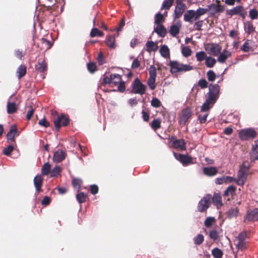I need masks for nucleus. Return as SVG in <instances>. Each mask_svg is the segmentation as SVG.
<instances>
[{
    "label": "nucleus",
    "instance_id": "nucleus-1",
    "mask_svg": "<svg viewBox=\"0 0 258 258\" xmlns=\"http://www.w3.org/2000/svg\"><path fill=\"white\" fill-rule=\"evenodd\" d=\"M220 86L217 84H210L209 92L206 94L205 102L201 106L202 111L210 110L219 97Z\"/></svg>",
    "mask_w": 258,
    "mask_h": 258
},
{
    "label": "nucleus",
    "instance_id": "nucleus-2",
    "mask_svg": "<svg viewBox=\"0 0 258 258\" xmlns=\"http://www.w3.org/2000/svg\"><path fill=\"white\" fill-rule=\"evenodd\" d=\"M169 66L170 72L172 74L186 72L194 69L193 66L187 64L180 63L176 60L170 61Z\"/></svg>",
    "mask_w": 258,
    "mask_h": 258
},
{
    "label": "nucleus",
    "instance_id": "nucleus-3",
    "mask_svg": "<svg viewBox=\"0 0 258 258\" xmlns=\"http://www.w3.org/2000/svg\"><path fill=\"white\" fill-rule=\"evenodd\" d=\"M257 135L256 131L252 128H245L239 131L238 137L242 141L253 140Z\"/></svg>",
    "mask_w": 258,
    "mask_h": 258
},
{
    "label": "nucleus",
    "instance_id": "nucleus-4",
    "mask_svg": "<svg viewBox=\"0 0 258 258\" xmlns=\"http://www.w3.org/2000/svg\"><path fill=\"white\" fill-rule=\"evenodd\" d=\"M212 195H206L199 202L198 210L200 212L206 211L211 203Z\"/></svg>",
    "mask_w": 258,
    "mask_h": 258
},
{
    "label": "nucleus",
    "instance_id": "nucleus-5",
    "mask_svg": "<svg viewBox=\"0 0 258 258\" xmlns=\"http://www.w3.org/2000/svg\"><path fill=\"white\" fill-rule=\"evenodd\" d=\"M149 78L147 80V84L150 89L153 90L156 87L155 84L156 78L157 76L156 68L154 65H151L149 68Z\"/></svg>",
    "mask_w": 258,
    "mask_h": 258
},
{
    "label": "nucleus",
    "instance_id": "nucleus-6",
    "mask_svg": "<svg viewBox=\"0 0 258 258\" xmlns=\"http://www.w3.org/2000/svg\"><path fill=\"white\" fill-rule=\"evenodd\" d=\"M146 88V86L138 78L136 79L132 84L133 91L135 94L143 95L145 93Z\"/></svg>",
    "mask_w": 258,
    "mask_h": 258
},
{
    "label": "nucleus",
    "instance_id": "nucleus-7",
    "mask_svg": "<svg viewBox=\"0 0 258 258\" xmlns=\"http://www.w3.org/2000/svg\"><path fill=\"white\" fill-rule=\"evenodd\" d=\"M69 123V118L64 114L58 116L57 118L54 120V126L57 131L59 130L61 125L65 126L68 125Z\"/></svg>",
    "mask_w": 258,
    "mask_h": 258
},
{
    "label": "nucleus",
    "instance_id": "nucleus-8",
    "mask_svg": "<svg viewBox=\"0 0 258 258\" xmlns=\"http://www.w3.org/2000/svg\"><path fill=\"white\" fill-rule=\"evenodd\" d=\"M191 112L189 108L183 109L178 117L179 124L182 126L184 125L191 117Z\"/></svg>",
    "mask_w": 258,
    "mask_h": 258
},
{
    "label": "nucleus",
    "instance_id": "nucleus-9",
    "mask_svg": "<svg viewBox=\"0 0 258 258\" xmlns=\"http://www.w3.org/2000/svg\"><path fill=\"white\" fill-rule=\"evenodd\" d=\"M173 155L175 158L181 163L184 166H187L189 164L194 163L192 162V158L191 156L175 152H173Z\"/></svg>",
    "mask_w": 258,
    "mask_h": 258
},
{
    "label": "nucleus",
    "instance_id": "nucleus-10",
    "mask_svg": "<svg viewBox=\"0 0 258 258\" xmlns=\"http://www.w3.org/2000/svg\"><path fill=\"white\" fill-rule=\"evenodd\" d=\"M205 49L210 55L217 56L221 51V47L217 43H212L208 44Z\"/></svg>",
    "mask_w": 258,
    "mask_h": 258
},
{
    "label": "nucleus",
    "instance_id": "nucleus-11",
    "mask_svg": "<svg viewBox=\"0 0 258 258\" xmlns=\"http://www.w3.org/2000/svg\"><path fill=\"white\" fill-rule=\"evenodd\" d=\"M208 12H209L211 16H215L216 14L222 13L225 10L224 6L215 4H211L207 6Z\"/></svg>",
    "mask_w": 258,
    "mask_h": 258
},
{
    "label": "nucleus",
    "instance_id": "nucleus-12",
    "mask_svg": "<svg viewBox=\"0 0 258 258\" xmlns=\"http://www.w3.org/2000/svg\"><path fill=\"white\" fill-rule=\"evenodd\" d=\"M186 9V6L181 2L178 0L176 1V5L174 10V18L177 19L180 18Z\"/></svg>",
    "mask_w": 258,
    "mask_h": 258
},
{
    "label": "nucleus",
    "instance_id": "nucleus-13",
    "mask_svg": "<svg viewBox=\"0 0 258 258\" xmlns=\"http://www.w3.org/2000/svg\"><path fill=\"white\" fill-rule=\"evenodd\" d=\"M114 79H116V80L113 81L114 85L117 84L121 80V76L119 74H111L109 77H105L103 78L102 83L104 84H112Z\"/></svg>",
    "mask_w": 258,
    "mask_h": 258
},
{
    "label": "nucleus",
    "instance_id": "nucleus-14",
    "mask_svg": "<svg viewBox=\"0 0 258 258\" xmlns=\"http://www.w3.org/2000/svg\"><path fill=\"white\" fill-rule=\"evenodd\" d=\"M183 20L190 24L193 23L194 21H197L196 15L194 10H189L185 12L183 16Z\"/></svg>",
    "mask_w": 258,
    "mask_h": 258
},
{
    "label": "nucleus",
    "instance_id": "nucleus-15",
    "mask_svg": "<svg viewBox=\"0 0 258 258\" xmlns=\"http://www.w3.org/2000/svg\"><path fill=\"white\" fill-rule=\"evenodd\" d=\"M172 146L176 149L180 151H185L186 150L185 143L183 139H175L172 138L171 140Z\"/></svg>",
    "mask_w": 258,
    "mask_h": 258
},
{
    "label": "nucleus",
    "instance_id": "nucleus-16",
    "mask_svg": "<svg viewBox=\"0 0 258 258\" xmlns=\"http://www.w3.org/2000/svg\"><path fill=\"white\" fill-rule=\"evenodd\" d=\"M19 134L16 125L15 124L11 125L6 136L7 141L11 142H14L15 136H18Z\"/></svg>",
    "mask_w": 258,
    "mask_h": 258
},
{
    "label": "nucleus",
    "instance_id": "nucleus-17",
    "mask_svg": "<svg viewBox=\"0 0 258 258\" xmlns=\"http://www.w3.org/2000/svg\"><path fill=\"white\" fill-rule=\"evenodd\" d=\"M247 172L243 170L239 169L238 174L237 178L235 180L236 183L240 186H243L246 182Z\"/></svg>",
    "mask_w": 258,
    "mask_h": 258
},
{
    "label": "nucleus",
    "instance_id": "nucleus-18",
    "mask_svg": "<svg viewBox=\"0 0 258 258\" xmlns=\"http://www.w3.org/2000/svg\"><path fill=\"white\" fill-rule=\"evenodd\" d=\"M245 221H255L258 220V208H254L252 210L248 211L245 218Z\"/></svg>",
    "mask_w": 258,
    "mask_h": 258
},
{
    "label": "nucleus",
    "instance_id": "nucleus-19",
    "mask_svg": "<svg viewBox=\"0 0 258 258\" xmlns=\"http://www.w3.org/2000/svg\"><path fill=\"white\" fill-rule=\"evenodd\" d=\"M67 156L65 151L61 149L56 151L53 156V161L54 163H58L63 161Z\"/></svg>",
    "mask_w": 258,
    "mask_h": 258
},
{
    "label": "nucleus",
    "instance_id": "nucleus-20",
    "mask_svg": "<svg viewBox=\"0 0 258 258\" xmlns=\"http://www.w3.org/2000/svg\"><path fill=\"white\" fill-rule=\"evenodd\" d=\"M72 185L73 187L77 190L76 195V199L79 204H81V192L80 189L81 188L80 179L78 178L72 177Z\"/></svg>",
    "mask_w": 258,
    "mask_h": 258
},
{
    "label": "nucleus",
    "instance_id": "nucleus-21",
    "mask_svg": "<svg viewBox=\"0 0 258 258\" xmlns=\"http://www.w3.org/2000/svg\"><path fill=\"white\" fill-rule=\"evenodd\" d=\"M231 55V53L229 51L224 49L221 53L220 52V54L217 58V61L221 63H223Z\"/></svg>",
    "mask_w": 258,
    "mask_h": 258
},
{
    "label": "nucleus",
    "instance_id": "nucleus-22",
    "mask_svg": "<svg viewBox=\"0 0 258 258\" xmlns=\"http://www.w3.org/2000/svg\"><path fill=\"white\" fill-rule=\"evenodd\" d=\"M203 173L208 176H213L218 173V170L215 167H206L203 169Z\"/></svg>",
    "mask_w": 258,
    "mask_h": 258
},
{
    "label": "nucleus",
    "instance_id": "nucleus-23",
    "mask_svg": "<svg viewBox=\"0 0 258 258\" xmlns=\"http://www.w3.org/2000/svg\"><path fill=\"white\" fill-rule=\"evenodd\" d=\"M156 27L154 28V32H156L159 36L164 37L167 33L166 28L163 25H156Z\"/></svg>",
    "mask_w": 258,
    "mask_h": 258
},
{
    "label": "nucleus",
    "instance_id": "nucleus-24",
    "mask_svg": "<svg viewBox=\"0 0 258 258\" xmlns=\"http://www.w3.org/2000/svg\"><path fill=\"white\" fill-rule=\"evenodd\" d=\"M42 181V179L40 175H37L34 177L33 182L36 192H39L41 191Z\"/></svg>",
    "mask_w": 258,
    "mask_h": 258
},
{
    "label": "nucleus",
    "instance_id": "nucleus-25",
    "mask_svg": "<svg viewBox=\"0 0 258 258\" xmlns=\"http://www.w3.org/2000/svg\"><path fill=\"white\" fill-rule=\"evenodd\" d=\"M212 202L214 204L217 208L220 207L222 206V203L221 196H220V194L215 193L213 197L212 196L211 203Z\"/></svg>",
    "mask_w": 258,
    "mask_h": 258
},
{
    "label": "nucleus",
    "instance_id": "nucleus-26",
    "mask_svg": "<svg viewBox=\"0 0 258 258\" xmlns=\"http://www.w3.org/2000/svg\"><path fill=\"white\" fill-rule=\"evenodd\" d=\"M244 29L245 33L251 34L255 31V27L250 21H246L244 23Z\"/></svg>",
    "mask_w": 258,
    "mask_h": 258
},
{
    "label": "nucleus",
    "instance_id": "nucleus-27",
    "mask_svg": "<svg viewBox=\"0 0 258 258\" xmlns=\"http://www.w3.org/2000/svg\"><path fill=\"white\" fill-rule=\"evenodd\" d=\"M47 64L44 60H39L37 64L35 65V69L40 73L46 71Z\"/></svg>",
    "mask_w": 258,
    "mask_h": 258
},
{
    "label": "nucleus",
    "instance_id": "nucleus-28",
    "mask_svg": "<svg viewBox=\"0 0 258 258\" xmlns=\"http://www.w3.org/2000/svg\"><path fill=\"white\" fill-rule=\"evenodd\" d=\"M242 8L243 7L241 6H236L230 10H227L226 11V14L227 15L230 16L231 17L233 15H238L239 14V13L241 12V10H242Z\"/></svg>",
    "mask_w": 258,
    "mask_h": 258
},
{
    "label": "nucleus",
    "instance_id": "nucleus-29",
    "mask_svg": "<svg viewBox=\"0 0 258 258\" xmlns=\"http://www.w3.org/2000/svg\"><path fill=\"white\" fill-rule=\"evenodd\" d=\"M252 42L250 40H247L244 42L243 44L241 46V50L244 52H248L252 50L251 44Z\"/></svg>",
    "mask_w": 258,
    "mask_h": 258
},
{
    "label": "nucleus",
    "instance_id": "nucleus-30",
    "mask_svg": "<svg viewBox=\"0 0 258 258\" xmlns=\"http://www.w3.org/2000/svg\"><path fill=\"white\" fill-rule=\"evenodd\" d=\"M18 107L14 102H8L7 105V110L9 114H13L16 112Z\"/></svg>",
    "mask_w": 258,
    "mask_h": 258
},
{
    "label": "nucleus",
    "instance_id": "nucleus-31",
    "mask_svg": "<svg viewBox=\"0 0 258 258\" xmlns=\"http://www.w3.org/2000/svg\"><path fill=\"white\" fill-rule=\"evenodd\" d=\"M26 67L24 64H21L17 69L16 73L19 79H21L26 73Z\"/></svg>",
    "mask_w": 258,
    "mask_h": 258
},
{
    "label": "nucleus",
    "instance_id": "nucleus-32",
    "mask_svg": "<svg viewBox=\"0 0 258 258\" xmlns=\"http://www.w3.org/2000/svg\"><path fill=\"white\" fill-rule=\"evenodd\" d=\"M160 52L161 55L165 58L169 57L170 56L169 49L166 45H163L161 47Z\"/></svg>",
    "mask_w": 258,
    "mask_h": 258
},
{
    "label": "nucleus",
    "instance_id": "nucleus-33",
    "mask_svg": "<svg viewBox=\"0 0 258 258\" xmlns=\"http://www.w3.org/2000/svg\"><path fill=\"white\" fill-rule=\"evenodd\" d=\"M106 45L110 48L115 47V36L114 35H108L106 38Z\"/></svg>",
    "mask_w": 258,
    "mask_h": 258
},
{
    "label": "nucleus",
    "instance_id": "nucleus-34",
    "mask_svg": "<svg viewBox=\"0 0 258 258\" xmlns=\"http://www.w3.org/2000/svg\"><path fill=\"white\" fill-rule=\"evenodd\" d=\"M180 25H173L171 26L169 29V33L170 35L173 37L176 36L179 32Z\"/></svg>",
    "mask_w": 258,
    "mask_h": 258
},
{
    "label": "nucleus",
    "instance_id": "nucleus-35",
    "mask_svg": "<svg viewBox=\"0 0 258 258\" xmlns=\"http://www.w3.org/2000/svg\"><path fill=\"white\" fill-rule=\"evenodd\" d=\"M251 156L255 160H258V140L255 141V144L252 146Z\"/></svg>",
    "mask_w": 258,
    "mask_h": 258
},
{
    "label": "nucleus",
    "instance_id": "nucleus-36",
    "mask_svg": "<svg viewBox=\"0 0 258 258\" xmlns=\"http://www.w3.org/2000/svg\"><path fill=\"white\" fill-rule=\"evenodd\" d=\"M201 111L204 112V114H201L198 115V120H199L200 123H204L207 121V118L209 115V110L202 111L201 109Z\"/></svg>",
    "mask_w": 258,
    "mask_h": 258
},
{
    "label": "nucleus",
    "instance_id": "nucleus-37",
    "mask_svg": "<svg viewBox=\"0 0 258 258\" xmlns=\"http://www.w3.org/2000/svg\"><path fill=\"white\" fill-rule=\"evenodd\" d=\"M104 33L97 28H93L90 32L91 37H102Z\"/></svg>",
    "mask_w": 258,
    "mask_h": 258
},
{
    "label": "nucleus",
    "instance_id": "nucleus-38",
    "mask_svg": "<svg viewBox=\"0 0 258 258\" xmlns=\"http://www.w3.org/2000/svg\"><path fill=\"white\" fill-rule=\"evenodd\" d=\"M194 244L196 245H199L201 244L204 240V237L202 234H198L197 236L193 238Z\"/></svg>",
    "mask_w": 258,
    "mask_h": 258
},
{
    "label": "nucleus",
    "instance_id": "nucleus-39",
    "mask_svg": "<svg viewBox=\"0 0 258 258\" xmlns=\"http://www.w3.org/2000/svg\"><path fill=\"white\" fill-rule=\"evenodd\" d=\"M216 62V60L211 56H207L205 60V64L208 68L213 67Z\"/></svg>",
    "mask_w": 258,
    "mask_h": 258
},
{
    "label": "nucleus",
    "instance_id": "nucleus-40",
    "mask_svg": "<svg viewBox=\"0 0 258 258\" xmlns=\"http://www.w3.org/2000/svg\"><path fill=\"white\" fill-rule=\"evenodd\" d=\"M173 2L174 0H164L162 4L161 9L168 10L172 6Z\"/></svg>",
    "mask_w": 258,
    "mask_h": 258
},
{
    "label": "nucleus",
    "instance_id": "nucleus-41",
    "mask_svg": "<svg viewBox=\"0 0 258 258\" xmlns=\"http://www.w3.org/2000/svg\"><path fill=\"white\" fill-rule=\"evenodd\" d=\"M195 12L198 20H199L202 16L206 14L208 12V9L207 8H203L200 7L196 11H195Z\"/></svg>",
    "mask_w": 258,
    "mask_h": 258
},
{
    "label": "nucleus",
    "instance_id": "nucleus-42",
    "mask_svg": "<svg viewBox=\"0 0 258 258\" xmlns=\"http://www.w3.org/2000/svg\"><path fill=\"white\" fill-rule=\"evenodd\" d=\"M238 214V209L237 207L230 208L227 212V215L229 218L236 217Z\"/></svg>",
    "mask_w": 258,
    "mask_h": 258
},
{
    "label": "nucleus",
    "instance_id": "nucleus-43",
    "mask_svg": "<svg viewBox=\"0 0 258 258\" xmlns=\"http://www.w3.org/2000/svg\"><path fill=\"white\" fill-rule=\"evenodd\" d=\"M164 19L163 15L160 13L156 14L155 16L154 23L156 25H161V23L164 21Z\"/></svg>",
    "mask_w": 258,
    "mask_h": 258
},
{
    "label": "nucleus",
    "instance_id": "nucleus-44",
    "mask_svg": "<svg viewBox=\"0 0 258 258\" xmlns=\"http://www.w3.org/2000/svg\"><path fill=\"white\" fill-rule=\"evenodd\" d=\"M196 56L197 58V60L198 61H202L204 60V59L206 60L207 56L205 52L203 51H201L200 52H198L196 54Z\"/></svg>",
    "mask_w": 258,
    "mask_h": 258
},
{
    "label": "nucleus",
    "instance_id": "nucleus-45",
    "mask_svg": "<svg viewBox=\"0 0 258 258\" xmlns=\"http://www.w3.org/2000/svg\"><path fill=\"white\" fill-rule=\"evenodd\" d=\"M220 231V229H219L218 230L215 229L211 230L209 233L210 237L214 240L217 239L219 237V234Z\"/></svg>",
    "mask_w": 258,
    "mask_h": 258
},
{
    "label": "nucleus",
    "instance_id": "nucleus-46",
    "mask_svg": "<svg viewBox=\"0 0 258 258\" xmlns=\"http://www.w3.org/2000/svg\"><path fill=\"white\" fill-rule=\"evenodd\" d=\"M146 46L148 48V51H155L157 50L158 46L152 41H148L146 42Z\"/></svg>",
    "mask_w": 258,
    "mask_h": 258
},
{
    "label": "nucleus",
    "instance_id": "nucleus-47",
    "mask_svg": "<svg viewBox=\"0 0 258 258\" xmlns=\"http://www.w3.org/2000/svg\"><path fill=\"white\" fill-rule=\"evenodd\" d=\"M215 222L216 220L214 217H208L205 219L204 225L208 228L211 227Z\"/></svg>",
    "mask_w": 258,
    "mask_h": 258
},
{
    "label": "nucleus",
    "instance_id": "nucleus-48",
    "mask_svg": "<svg viewBox=\"0 0 258 258\" xmlns=\"http://www.w3.org/2000/svg\"><path fill=\"white\" fill-rule=\"evenodd\" d=\"M212 254L214 258H221L223 252L218 248H214L212 251Z\"/></svg>",
    "mask_w": 258,
    "mask_h": 258
},
{
    "label": "nucleus",
    "instance_id": "nucleus-49",
    "mask_svg": "<svg viewBox=\"0 0 258 258\" xmlns=\"http://www.w3.org/2000/svg\"><path fill=\"white\" fill-rule=\"evenodd\" d=\"M50 170V165L48 163H45L43 165L41 172L43 175H48Z\"/></svg>",
    "mask_w": 258,
    "mask_h": 258
},
{
    "label": "nucleus",
    "instance_id": "nucleus-50",
    "mask_svg": "<svg viewBox=\"0 0 258 258\" xmlns=\"http://www.w3.org/2000/svg\"><path fill=\"white\" fill-rule=\"evenodd\" d=\"M236 190V187L233 185L229 186L224 191V196H228L230 194H233Z\"/></svg>",
    "mask_w": 258,
    "mask_h": 258
},
{
    "label": "nucleus",
    "instance_id": "nucleus-51",
    "mask_svg": "<svg viewBox=\"0 0 258 258\" xmlns=\"http://www.w3.org/2000/svg\"><path fill=\"white\" fill-rule=\"evenodd\" d=\"M235 245L238 250H243L246 248V242L245 241H238V242Z\"/></svg>",
    "mask_w": 258,
    "mask_h": 258
},
{
    "label": "nucleus",
    "instance_id": "nucleus-52",
    "mask_svg": "<svg viewBox=\"0 0 258 258\" xmlns=\"http://www.w3.org/2000/svg\"><path fill=\"white\" fill-rule=\"evenodd\" d=\"M181 52L184 57H187L191 55V50L188 47L183 46L182 48Z\"/></svg>",
    "mask_w": 258,
    "mask_h": 258
},
{
    "label": "nucleus",
    "instance_id": "nucleus-53",
    "mask_svg": "<svg viewBox=\"0 0 258 258\" xmlns=\"http://www.w3.org/2000/svg\"><path fill=\"white\" fill-rule=\"evenodd\" d=\"M87 68L88 72L90 73H94L96 70V65L94 62H89L87 63Z\"/></svg>",
    "mask_w": 258,
    "mask_h": 258
},
{
    "label": "nucleus",
    "instance_id": "nucleus-54",
    "mask_svg": "<svg viewBox=\"0 0 258 258\" xmlns=\"http://www.w3.org/2000/svg\"><path fill=\"white\" fill-rule=\"evenodd\" d=\"M161 121L159 119H154L151 123V127L153 129L156 130L160 127Z\"/></svg>",
    "mask_w": 258,
    "mask_h": 258
},
{
    "label": "nucleus",
    "instance_id": "nucleus-55",
    "mask_svg": "<svg viewBox=\"0 0 258 258\" xmlns=\"http://www.w3.org/2000/svg\"><path fill=\"white\" fill-rule=\"evenodd\" d=\"M13 150V146L12 145H9L7 147L4 148L3 153L6 156H10Z\"/></svg>",
    "mask_w": 258,
    "mask_h": 258
},
{
    "label": "nucleus",
    "instance_id": "nucleus-56",
    "mask_svg": "<svg viewBox=\"0 0 258 258\" xmlns=\"http://www.w3.org/2000/svg\"><path fill=\"white\" fill-rule=\"evenodd\" d=\"M151 105L154 107L158 108L161 105V102L157 98L154 97L151 101Z\"/></svg>",
    "mask_w": 258,
    "mask_h": 258
},
{
    "label": "nucleus",
    "instance_id": "nucleus-57",
    "mask_svg": "<svg viewBox=\"0 0 258 258\" xmlns=\"http://www.w3.org/2000/svg\"><path fill=\"white\" fill-rule=\"evenodd\" d=\"M207 76L208 77V80L211 82L214 81L216 78V74L214 71L212 70H209L208 71L207 73Z\"/></svg>",
    "mask_w": 258,
    "mask_h": 258
},
{
    "label": "nucleus",
    "instance_id": "nucleus-58",
    "mask_svg": "<svg viewBox=\"0 0 258 258\" xmlns=\"http://www.w3.org/2000/svg\"><path fill=\"white\" fill-rule=\"evenodd\" d=\"M195 23H194V27L195 30L198 31L202 30V27L203 25V20H199L195 21Z\"/></svg>",
    "mask_w": 258,
    "mask_h": 258
},
{
    "label": "nucleus",
    "instance_id": "nucleus-59",
    "mask_svg": "<svg viewBox=\"0 0 258 258\" xmlns=\"http://www.w3.org/2000/svg\"><path fill=\"white\" fill-rule=\"evenodd\" d=\"M249 17L252 20L257 19L258 17V12L255 9H252L249 11Z\"/></svg>",
    "mask_w": 258,
    "mask_h": 258
},
{
    "label": "nucleus",
    "instance_id": "nucleus-60",
    "mask_svg": "<svg viewBox=\"0 0 258 258\" xmlns=\"http://www.w3.org/2000/svg\"><path fill=\"white\" fill-rule=\"evenodd\" d=\"M15 56L19 59H22L25 55V52L19 49H15L14 51Z\"/></svg>",
    "mask_w": 258,
    "mask_h": 258
},
{
    "label": "nucleus",
    "instance_id": "nucleus-61",
    "mask_svg": "<svg viewBox=\"0 0 258 258\" xmlns=\"http://www.w3.org/2000/svg\"><path fill=\"white\" fill-rule=\"evenodd\" d=\"M60 172V168L59 166H55L52 169L51 172V176L56 177L57 176Z\"/></svg>",
    "mask_w": 258,
    "mask_h": 258
},
{
    "label": "nucleus",
    "instance_id": "nucleus-62",
    "mask_svg": "<svg viewBox=\"0 0 258 258\" xmlns=\"http://www.w3.org/2000/svg\"><path fill=\"white\" fill-rule=\"evenodd\" d=\"M198 85L202 88L204 89L207 87L208 83L205 79H200L198 82Z\"/></svg>",
    "mask_w": 258,
    "mask_h": 258
},
{
    "label": "nucleus",
    "instance_id": "nucleus-63",
    "mask_svg": "<svg viewBox=\"0 0 258 258\" xmlns=\"http://www.w3.org/2000/svg\"><path fill=\"white\" fill-rule=\"evenodd\" d=\"M124 25H125V21H124V19H121V20L120 21V22L119 24L118 27L117 29H113L112 31H116L117 33H118V32H119L120 31H121L122 30V29Z\"/></svg>",
    "mask_w": 258,
    "mask_h": 258
},
{
    "label": "nucleus",
    "instance_id": "nucleus-64",
    "mask_svg": "<svg viewBox=\"0 0 258 258\" xmlns=\"http://www.w3.org/2000/svg\"><path fill=\"white\" fill-rule=\"evenodd\" d=\"M51 199L48 196H45L44 197L43 200L41 201V204L43 206H47L50 203Z\"/></svg>",
    "mask_w": 258,
    "mask_h": 258
}]
</instances>
